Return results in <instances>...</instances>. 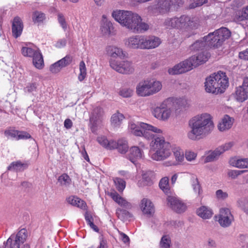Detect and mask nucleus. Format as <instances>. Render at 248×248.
Here are the masks:
<instances>
[{
	"mask_svg": "<svg viewBox=\"0 0 248 248\" xmlns=\"http://www.w3.org/2000/svg\"><path fill=\"white\" fill-rule=\"evenodd\" d=\"M167 201L168 204H169L171 207L178 213L183 212L186 210V204L175 196H169Z\"/></svg>",
	"mask_w": 248,
	"mask_h": 248,
	"instance_id": "obj_20",
	"label": "nucleus"
},
{
	"mask_svg": "<svg viewBox=\"0 0 248 248\" xmlns=\"http://www.w3.org/2000/svg\"><path fill=\"white\" fill-rule=\"evenodd\" d=\"M143 35H133L125 39L124 44L130 49H142Z\"/></svg>",
	"mask_w": 248,
	"mask_h": 248,
	"instance_id": "obj_14",
	"label": "nucleus"
},
{
	"mask_svg": "<svg viewBox=\"0 0 248 248\" xmlns=\"http://www.w3.org/2000/svg\"><path fill=\"white\" fill-rule=\"evenodd\" d=\"M209 57V54L205 51H202L193 55L188 59L190 62L192 69L205 62Z\"/></svg>",
	"mask_w": 248,
	"mask_h": 248,
	"instance_id": "obj_18",
	"label": "nucleus"
},
{
	"mask_svg": "<svg viewBox=\"0 0 248 248\" xmlns=\"http://www.w3.org/2000/svg\"><path fill=\"white\" fill-rule=\"evenodd\" d=\"M219 38L214 31L210 33L207 36H204V39L206 40L207 46H209L217 47L220 46L222 42L219 40Z\"/></svg>",
	"mask_w": 248,
	"mask_h": 248,
	"instance_id": "obj_34",
	"label": "nucleus"
},
{
	"mask_svg": "<svg viewBox=\"0 0 248 248\" xmlns=\"http://www.w3.org/2000/svg\"><path fill=\"white\" fill-rule=\"evenodd\" d=\"M159 187L165 193H168L170 190V186L169 184V178L165 177L162 178L159 184Z\"/></svg>",
	"mask_w": 248,
	"mask_h": 248,
	"instance_id": "obj_49",
	"label": "nucleus"
},
{
	"mask_svg": "<svg viewBox=\"0 0 248 248\" xmlns=\"http://www.w3.org/2000/svg\"><path fill=\"white\" fill-rule=\"evenodd\" d=\"M173 145L165 140L162 136L154 138L150 143V155L152 159L155 161H163L171 156Z\"/></svg>",
	"mask_w": 248,
	"mask_h": 248,
	"instance_id": "obj_3",
	"label": "nucleus"
},
{
	"mask_svg": "<svg viewBox=\"0 0 248 248\" xmlns=\"http://www.w3.org/2000/svg\"><path fill=\"white\" fill-rule=\"evenodd\" d=\"M172 106L175 108L176 113L183 109H186L189 107L188 101L183 98H169Z\"/></svg>",
	"mask_w": 248,
	"mask_h": 248,
	"instance_id": "obj_23",
	"label": "nucleus"
},
{
	"mask_svg": "<svg viewBox=\"0 0 248 248\" xmlns=\"http://www.w3.org/2000/svg\"><path fill=\"white\" fill-rule=\"evenodd\" d=\"M136 93L140 96L146 97L151 96L147 79L142 80L138 83L136 87Z\"/></svg>",
	"mask_w": 248,
	"mask_h": 248,
	"instance_id": "obj_25",
	"label": "nucleus"
},
{
	"mask_svg": "<svg viewBox=\"0 0 248 248\" xmlns=\"http://www.w3.org/2000/svg\"><path fill=\"white\" fill-rule=\"evenodd\" d=\"M238 206L248 216V198L241 199L237 201Z\"/></svg>",
	"mask_w": 248,
	"mask_h": 248,
	"instance_id": "obj_53",
	"label": "nucleus"
},
{
	"mask_svg": "<svg viewBox=\"0 0 248 248\" xmlns=\"http://www.w3.org/2000/svg\"><path fill=\"white\" fill-rule=\"evenodd\" d=\"M27 237V230L22 229L16 235H12L7 239L5 248H30V246L26 243Z\"/></svg>",
	"mask_w": 248,
	"mask_h": 248,
	"instance_id": "obj_7",
	"label": "nucleus"
},
{
	"mask_svg": "<svg viewBox=\"0 0 248 248\" xmlns=\"http://www.w3.org/2000/svg\"><path fill=\"white\" fill-rule=\"evenodd\" d=\"M141 175V179L139 180L137 183L139 186L143 187L152 185L153 173L151 171H142Z\"/></svg>",
	"mask_w": 248,
	"mask_h": 248,
	"instance_id": "obj_33",
	"label": "nucleus"
},
{
	"mask_svg": "<svg viewBox=\"0 0 248 248\" xmlns=\"http://www.w3.org/2000/svg\"><path fill=\"white\" fill-rule=\"evenodd\" d=\"M213 210L206 206H202L196 210V214L203 219H209L213 215Z\"/></svg>",
	"mask_w": 248,
	"mask_h": 248,
	"instance_id": "obj_31",
	"label": "nucleus"
},
{
	"mask_svg": "<svg viewBox=\"0 0 248 248\" xmlns=\"http://www.w3.org/2000/svg\"><path fill=\"white\" fill-rule=\"evenodd\" d=\"M151 95L159 92L162 88V84L160 81L155 78H147Z\"/></svg>",
	"mask_w": 248,
	"mask_h": 248,
	"instance_id": "obj_32",
	"label": "nucleus"
},
{
	"mask_svg": "<svg viewBox=\"0 0 248 248\" xmlns=\"http://www.w3.org/2000/svg\"><path fill=\"white\" fill-rule=\"evenodd\" d=\"M106 51L109 56L112 58H124L125 54L123 49L115 46H108L106 48Z\"/></svg>",
	"mask_w": 248,
	"mask_h": 248,
	"instance_id": "obj_27",
	"label": "nucleus"
},
{
	"mask_svg": "<svg viewBox=\"0 0 248 248\" xmlns=\"http://www.w3.org/2000/svg\"><path fill=\"white\" fill-rule=\"evenodd\" d=\"M58 20L62 29L64 30H66L67 27V23L65 17L62 14H59L58 15Z\"/></svg>",
	"mask_w": 248,
	"mask_h": 248,
	"instance_id": "obj_59",
	"label": "nucleus"
},
{
	"mask_svg": "<svg viewBox=\"0 0 248 248\" xmlns=\"http://www.w3.org/2000/svg\"><path fill=\"white\" fill-rule=\"evenodd\" d=\"M248 19V6L243 8L234 17V21L237 23Z\"/></svg>",
	"mask_w": 248,
	"mask_h": 248,
	"instance_id": "obj_41",
	"label": "nucleus"
},
{
	"mask_svg": "<svg viewBox=\"0 0 248 248\" xmlns=\"http://www.w3.org/2000/svg\"><path fill=\"white\" fill-rule=\"evenodd\" d=\"M72 58L69 56H66L64 58L57 61L56 62L59 65L60 68H62L69 65L72 62Z\"/></svg>",
	"mask_w": 248,
	"mask_h": 248,
	"instance_id": "obj_55",
	"label": "nucleus"
},
{
	"mask_svg": "<svg viewBox=\"0 0 248 248\" xmlns=\"http://www.w3.org/2000/svg\"><path fill=\"white\" fill-rule=\"evenodd\" d=\"M45 18V15L40 11H36L32 13V19L35 24L42 22Z\"/></svg>",
	"mask_w": 248,
	"mask_h": 248,
	"instance_id": "obj_46",
	"label": "nucleus"
},
{
	"mask_svg": "<svg viewBox=\"0 0 248 248\" xmlns=\"http://www.w3.org/2000/svg\"><path fill=\"white\" fill-rule=\"evenodd\" d=\"M79 71L80 73L78 76V79L80 81H83L86 77V68L85 62L81 61L79 63Z\"/></svg>",
	"mask_w": 248,
	"mask_h": 248,
	"instance_id": "obj_51",
	"label": "nucleus"
},
{
	"mask_svg": "<svg viewBox=\"0 0 248 248\" xmlns=\"http://www.w3.org/2000/svg\"><path fill=\"white\" fill-rule=\"evenodd\" d=\"M229 163V164L234 168L240 169H248V157L234 156L230 159Z\"/></svg>",
	"mask_w": 248,
	"mask_h": 248,
	"instance_id": "obj_24",
	"label": "nucleus"
},
{
	"mask_svg": "<svg viewBox=\"0 0 248 248\" xmlns=\"http://www.w3.org/2000/svg\"><path fill=\"white\" fill-rule=\"evenodd\" d=\"M192 187L194 192L200 195L202 193V189L197 177L192 176L191 178Z\"/></svg>",
	"mask_w": 248,
	"mask_h": 248,
	"instance_id": "obj_45",
	"label": "nucleus"
},
{
	"mask_svg": "<svg viewBox=\"0 0 248 248\" xmlns=\"http://www.w3.org/2000/svg\"><path fill=\"white\" fill-rule=\"evenodd\" d=\"M31 138L29 133L26 131H20L18 130L17 140H26Z\"/></svg>",
	"mask_w": 248,
	"mask_h": 248,
	"instance_id": "obj_61",
	"label": "nucleus"
},
{
	"mask_svg": "<svg viewBox=\"0 0 248 248\" xmlns=\"http://www.w3.org/2000/svg\"><path fill=\"white\" fill-rule=\"evenodd\" d=\"M21 53L25 57H32L34 66L37 69H42L44 67V60L39 49L36 47L28 46H23Z\"/></svg>",
	"mask_w": 248,
	"mask_h": 248,
	"instance_id": "obj_8",
	"label": "nucleus"
},
{
	"mask_svg": "<svg viewBox=\"0 0 248 248\" xmlns=\"http://www.w3.org/2000/svg\"><path fill=\"white\" fill-rule=\"evenodd\" d=\"M117 189L119 191H123L125 187V182L122 179L116 178L114 180Z\"/></svg>",
	"mask_w": 248,
	"mask_h": 248,
	"instance_id": "obj_57",
	"label": "nucleus"
},
{
	"mask_svg": "<svg viewBox=\"0 0 248 248\" xmlns=\"http://www.w3.org/2000/svg\"><path fill=\"white\" fill-rule=\"evenodd\" d=\"M204 84L206 92L222 93L229 86V79L225 73L219 71L207 78Z\"/></svg>",
	"mask_w": 248,
	"mask_h": 248,
	"instance_id": "obj_4",
	"label": "nucleus"
},
{
	"mask_svg": "<svg viewBox=\"0 0 248 248\" xmlns=\"http://www.w3.org/2000/svg\"><path fill=\"white\" fill-rule=\"evenodd\" d=\"M246 172V170H230L228 172V175L232 179H235Z\"/></svg>",
	"mask_w": 248,
	"mask_h": 248,
	"instance_id": "obj_58",
	"label": "nucleus"
},
{
	"mask_svg": "<svg viewBox=\"0 0 248 248\" xmlns=\"http://www.w3.org/2000/svg\"><path fill=\"white\" fill-rule=\"evenodd\" d=\"M109 65L112 69L122 74H131L135 71V67L132 62L124 60H110Z\"/></svg>",
	"mask_w": 248,
	"mask_h": 248,
	"instance_id": "obj_10",
	"label": "nucleus"
},
{
	"mask_svg": "<svg viewBox=\"0 0 248 248\" xmlns=\"http://www.w3.org/2000/svg\"><path fill=\"white\" fill-rule=\"evenodd\" d=\"M215 196L216 199L219 201H224L228 198L229 194L226 191L218 189L215 192Z\"/></svg>",
	"mask_w": 248,
	"mask_h": 248,
	"instance_id": "obj_54",
	"label": "nucleus"
},
{
	"mask_svg": "<svg viewBox=\"0 0 248 248\" xmlns=\"http://www.w3.org/2000/svg\"><path fill=\"white\" fill-rule=\"evenodd\" d=\"M176 0H159L149 6L147 10L150 13H163L168 12L170 7L175 4Z\"/></svg>",
	"mask_w": 248,
	"mask_h": 248,
	"instance_id": "obj_11",
	"label": "nucleus"
},
{
	"mask_svg": "<svg viewBox=\"0 0 248 248\" xmlns=\"http://www.w3.org/2000/svg\"><path fill=\"white\" fill-rule=\"evenodd\" d=\"M219 38V40L224 42L231 36V31L226 28H221L215 31Z\"/></svg>",
	"mask_w": 248,
	"mask_h": 248,
	"instance_id": "obj_39",
	"label": "nucleus"
},
{
	"mask_svg": "<svg viewBox=\"0 0 248 248\" xmlns=\"http://www.w3.org/2000/svg\"><path fill=\"white\" fill-rule=\"evenodd\" d=\"M38 86V83L36 82L29 83L26 87L25 90L28 92L31 93L36 91Z\"/></svg>",
	"mask_w": 248,
	"mask_h": 248,
	"instance_id": "obj_63",
	"label": "nucleus"
},
{
	"mask_svg": "<svg viewBox=\"0 0 248 248\" xmlns=\"http://www.w3.org/2000/svg\"><path fill=\"white\" fill-rule=\"evenodd\" d=\"M160 39L154 36L143 35L142 49H151L158 47L161 44Z\"/></svg>",
	"mask_w": 248,
	"mask_h": 248,
	"instance_id": "obj_19",
	"label": "nucleus"
},
{
	"mask_svg": "<svg viewBox=\"0 0 248 248\" xmlns=\"http://www.w3.org/2000/svg\"><path fill=\"white\" fill-rule=\"evenodd\" d=\"M221 155V152L218 147L214 151H208L205 152L204 155V163H208L217 160L219 156Z\"/></svg>",
	"mask_w": 248,
	"mask_h": 248,
	"instance_id": "obj_35",
	"label": "nucleus"
},
{
	"mask_svg": "<svg viewBox=\"0 0 248 248\" xmlns=\"http://www.w3.org/2000/svg\"><path fill=\"white\" fill-rule=\"evenodd\" d=\"M28 167L26 163H22L20 161L14 162L10 164L8 169L13 171H22Z\"/></svg>",
	"mask_w": 248,
	"mask_h": 248,
	"instance_id": "obj_42",
	"label": "nucleus"
},
{
	"mask_svg": "<svg viewBox=\"0 0 248 248\" xmlns=\"http://www.w3.org/2000/svg\"><path fill=\"white\" fill-rule=\"evenodd\" d=\"M193 24L189 17L182 16L180 17L168 18L164 22V25L167 28L188 29Z\"/></svg>",
	"mask_w": 248,
	"mask_h": 248,
	"instance_id": "obj_9",
	"label": "nucleus"
},
{
	"mask_svg": "<svg viewBox=\"0 0 248 248\" xmlns=\"http://www.w3.org/2000/svg\"><path fill=\"white\" fill-rule=\"evenodd\" d=\"M111 16L121 26L133 32L144 33L150 28L139 14L130 11L117 9L112 12Z\"/></svg>",
	"mask_w": 248,
	"mask_h": 248,
	"instance_id": "obj_2",
	"label": "nucleus"
},
{
	"mask_svg": "<svg viewBox=\"0 0 248 248\" xmlns=\"http://www.w3.org/2000/svg\"><path fill=\"white\" fill-rule=\"evenodd\" d=\"M4 135L7 138H12L17 140L18 130L9 128L4 131Z\"/></svg>",
	"mask_w": 248,
	"mask_h": 248,
	"instance_id": "obj_56",
	"label": "nucleus"
},
{
	"mask_svg": "<svg viewBox=\"0 0 248 248\" xmlns=\"http://www.w3.org/2000/svg\"><path fill=\"white\" fill-rule=\"evenodd\" d=\"M58 182L63 186H68L71 182L70 177L66 174L64 173L60 176L58 179Z\"/></svg>",
	"mask_w": 248,
	"mask_h": 248,
	"instance_id": "obj_50",
	"label": "nucleus"
},
{
	"mask_svg": "<svg viewBox=\"0 0 248 248\" xmlns=\"http://www.w3.org/2000/svg\"><path fill=\"white\" fill-rule=\"evenodd\" d=\"M133 93V89L126 87L121 88L118 92V94L124 98L131 97Z\"/></svg>",
	"mask_w": 248,
	"mask_h": 248,
	"instance_id": "obj_47",
	"label": "nucleus"
},
{
	"mask_svg": "<svg viewBox=\"0 0 248 248\" xmlns=\"http://www.w3.org/2000/svg\"><path fill=\"white\" fill-rule=\"evenodd\" d=\"M172 153H173L174 160H169L165 162L164 165L165 166H174L184 163L185 161V152L180 146L173 144L171 150Z\"/></svg>",
	"mask_w": 248,
	"mask_h": 248,
	"instance_id": "obj_12",
	"label": "nucleus"
},
{
	"mask_svg": "<svg viewBox=\"0 0 248 248\" xmlns=\"http://www.w3.org/2000/svg\"><path fill=\"white\" fill-rule=\"evenodd\" d=\"M233 122V118L231 117L228 115H225L218 123L217 128L221 132L227 131L232 127Z\"/></svg>",
	"mask_w": 248,
	"mask_h": 248,
	"instance_id": "obj_26",
	"label": "nucleus"
},
{
	"mask_svg": "<svg viewBox=\"0 0 248 248\" xmlns=\"http://www.w3.org/2000/svg\"><path fill=\"white\" fill-rule=\"evenodd\" d=\"M140 207L143 214L148 217L152 216L155 212L154 205L150 200L143 198L140 202Z\"/></svg>",
	"mask_w": 248,
	"mask_h": 248,
	"instance_id": "obj_21",
	"label": "nucleus"
},
{
	"mask_svg": "<svg viewBox=\"0 0 248 248\" xmlns=\"http://www.w3.org/2000/svg\"><path fill=\"white\" fill-rule=\"evenodd\" d=\"M23 25L21 19L18 17H16L12 24V33L15 38L20 36L22 32Z\"/></svg>",
	"mask_w": 248,
	"mask_h": 248,
	"instance_id": "obj_29",
	"label": "nucleus"
},
{
	"mask_svg": "<svg viewBox=\"0 0 248 248\" xmlns=\"http://www.w3.org/2000/svg\"><path fill=\"white\" fill-rule=\"evenodd\" d=\"M234 141H229L219 146L218 148L221 152V154H222L225 152L229 151L231 149H232V148L234 146Z\"/></svg>",
	"mask_w": 248,
	"mask_h": 248,
	"instance_id": "obj_52",
	"label": "nucleus"
},
{
	"mask_svg": "<svg viewBox=\"0 0 248 248\" xmlns=\"http://www.w3.org/2000/svg\"><path fill=\"white\" fill-rule=\"evenodd\" d=\"M190 128L187 138L192 140H198L210 135L215 125L212 116L208 113L199 114L191 118L188 121Z\"/></svg>",
	"mask_w": 248,
	"mask_h": 248,
	"instance_id": "obj_1",
	"label": "nucleus"
},
{
	"mask_svg": "<svg viewBox=\"0 0 248 248\" xmlns=\"http://www.w3.org/2000/svg\"><path fill=\"white\" fill-rule=\"evenodd\" d=\"M108 195L121 206L130 208L131 207V204L125 199L121 197L117 192L115 191H111L108 192Z\"/></svg>",
	"mask_w": 248,
	"mask_h": 248,
	"instance_id": "obj_28",
	"label": "nucleus"
},
{
	"mask_svg": "<svg viewBox=\"0 0 248 248\" xmlns=\"http://www.w3.org/2000/svg\"><path fill=\"white\" fill-rule=\"evenodd\" d=\"M206 46H207L206 40L204 37L202 38L195 41L190 46V49L194 51H197L202 49Z\"/></svg>",
	"mask_w": 248,
	"mask_h": 248,
	"instance_id": "obj_43",
	"label": "nucleus"
},
{
	"mask_svg": "<svg viewBox=\"0 0 248 248\" xmlns=\"http://www.w3.org/2000/svg\"><path fill=\"white\" fill-rule=\"evenodd\" d=\"M124 119V117L123 114L117 112L111 116V124L115 127H119Z\"/></svg>",
	"mask_w": 248,
	"mask_h": 248,
	"instance_id": "obj_38",
	"label": "nucleus"
},
{
	"mask_svg": "<svg viewBox=\"0 0 248 248\" xmlns=\"http://www.w3.org/2000/svg\"><path fill=\"white\" fill-rule=\"evenodd\" d=\"M116 214L118 218L123 219L124 218V216L129 214V213L125 210L118 208L116 209Z\"/></svg>",
	"mask_w": 248,
	"mask_h": 248,
	"instance_id": "obj_62",
	"label": "nucleus"
},
{
	"mask_svg": "<svg viewBox=\"0 0 248 248\" xmlns=\"http://www.w3.org/2000/svg\"><path fill=\"white\" fill-rule=\"evenodd\" d=\"M113 27L111 22L107 18V16L103 15L101 20L100 30L104 35H109Z\"/></svg>",
	"mask_w": 248,
	"mask_h": 248,
	"instance_id": "obj_30",
	"label": "nucleus"
},
{
	"mask_svg": "<svg viewBox=\"0 0 248 248\" xmlns=\"http://www.w3.org/2000/svg\"><path fill=\"white\" fill-rule=\"evenodd\" d=\"M114 149H117L121 154L126 153L128 149L127 141L121 139L116 141V144Z\"/></svg>",
	"mask_w": 248,
	"mask_h": 248,
	"instance_id": "obj_40",
	"label": "nucleus"
},
{
	"mask_svg": "<svg viewBox=\"0 0 248 248\" xmlns=\"http://www.w3.org/2000/svg\"><path fill=\"white\" fill-rule=\"evenodd\" d=\"M98 142L103 147L108 149H114L116 141L113 140H108L105 136H99L97 139Z\"/></svg>",
	"mask_w": 248,
	"mask_h": 248,
	"instance_id": "obj_36",
	"label": "nucleus"
},
{
	"mask_svg": "<svg viewBox=\"0 0 248 248\" xmlns=\"http://www.w3.org/2000/svg\"><path fill=\"white\" fill-rule=\"evenodd\" d=\"M190 64V62L186 59L169 68L168 72L170 75H177L188 72L192 69Z\"/></svg>",
	"mask_w": 248,
	"mask_h": 248,
	"instance_id": "obj_16",
	"label": "nucleus"
},
{
	"mask_svg": "<svg viewBox=\"0 0 248 248\" xmlns=\"http://www.w3.org/2000/svg\"><path fill=\"white\" fill-rule=\"evenodd\" d=\"M171 244L170 237L168 235H163L159 243L160 248H170Z\"/></svg>",
	"mask_w": 248,
	"mask_h": 248,
	"instance_id": "obj_48",
	"label": "nucleus"
},
{
	"mask_svg": "<svg viewBox=\"0 0 248 248\" xmlns=\"http://www.w3.org/2000/svg\"><path fill=\"white\" fill-rule=\"evenodd\" d=\"M103 114L102 109L97 107L95 108L90 116V122L92 124L91 131L95 133L97 131L96 127L99 125L102 122L101 117Z\"/></svg>",
	"mask_w": 248,
	"mask_h": 248,
	"instance_id": "obj_17",
	"label": "nucleus"
},
{
	"mask_svg": "<svg viewBox=\"0 0 248 248\" xmlns=\"http://www.w3.org/2000/svg\"><path fill=\"white\" fill-rule=\"evenodd\" d=\"M197 152L193 150L188 149L185 152V157L189 162L194 163L197 160Z\"/></svg>",
	"mask_w": 248,
	"mask_h": 248,
	"instance_id": "obj_44",
	"label": "nucleus"
},
{
	"mask_svg": "<svg viewBox=\"0 0 248 248\" xmlns=\"http://www.w3.org/2000/svg\"><path fill=\"white\" fill-rule=\"evenodd\" d=\"M233 219V216L229 208L224 207L220 209L218 221L221 226L223 227L230 226Z\"/></svg>",
	"mask_w": 248,
	"mask_h": 248,
	"instance_id": "obj_15",
	"label": "nucleus"
},
{
	"mask_svg": "<svg viewBox=\"0 0 248 248\" xmlns=\"http://www.w3.org/2000/svg\"><path fill=\"white\" fill-rule=\"evenodd\" d=\"M129 132L137 137H142L147 140L152 139L154 136L152 132L161 133L162 130L157 127L143 122L129 121L128 125Z\"/></svg>",
	"mask_w": 248,
	"mask_h": 248,
	"instance_id": "obj_5",
	"label": "nucleus"
},
{
	"mask_svg": "<svg viewBox=\"0 0 248 248\" xmlns=\"http://www.w3.org/2000/svg\"><path fill=\"white\" fill-rule=\"evenodd\" d=\"M67 200L69 203L73 206H77L82 209H86V203L77 197L70 196L68 198Z\"/></svg>",
	"mask_w": 248,
	"mask_h": 248,
	"instance_id": "obj_37",
	"label": "nucleus"
},
{
	"mask_svg": "<svg viewBox=\"0 0 248 248\" xmlns=\"http://www.w3.org/2000/svg\"><path fill=\"white\" fill-rule=\"evenodd\" d=\"M234 97L239 102L248 99V77L244 78L242 85L235 88Z\"/></svg>",
	"mask_w": 248,
	"mask_h": 248,
	"instance_id": "obj_13",
	"label": "nucleus"
},
{
	"mask_svg": "<svg viewBox=\"0 0 248 248\" xmlns=\"http://www.w3.org/2000/svg\"><path fill=\"white\" fill-rule=\"evenodd\" d=\"M170 100L169 98L165 100L152 109L154 117L159 121H167L177 113Z\"/></svg>",
	"mask_w": 248,
	"mask_h": 248,
	"instance_id": "obj_6",
	"label": "nucleus"
},
{
	"mask_svg": "<svg viewBox=\"0 0 248 248\" xmlns=\"http://www.w3.org/2000/svg\"><path fill=\"white\" fill-rule=\"evenodd\" d=\"M144 157V152L142 149L138 146H134L130 148L127 158L133 163Z\"/></svg>",
	"mask_w": 248,
	"mask_h": 248,
	"instance_id": "obj_22",
	"label": "nucleus"
},
{
	"mask_svg": "<svg viewBox=\"0 0 248 248\" xmlns=\"http://www.w3.org/2000/svg\"><path fill=\"white\" fill-rule=\"evenodd\" d=\"M50 71L53 73H57L61 70V68L56 62L52 64L49 68Z\"/></svg>",
	"mask_w": 248,
	"mask_h": 248,
	"instance_id": "obj_64",
	"label": "nucleus"
},
{
	"mask_svg": "<svg viewBox=\"0 0 248 248\" xmlns=\"http://www.w3.org/2000/svg\"><path fill=\"white\" fill-rule=\"evenodd\" d=\"M182 223L180 221L170 220L166 223V226L171 229L177 228L180 227Z\"/></svg>",
	"mask_w": 248,
	"mask_h": 248,
	"instance_id": "obj_60",
	"label": "nucleus"
}]
</instances>
